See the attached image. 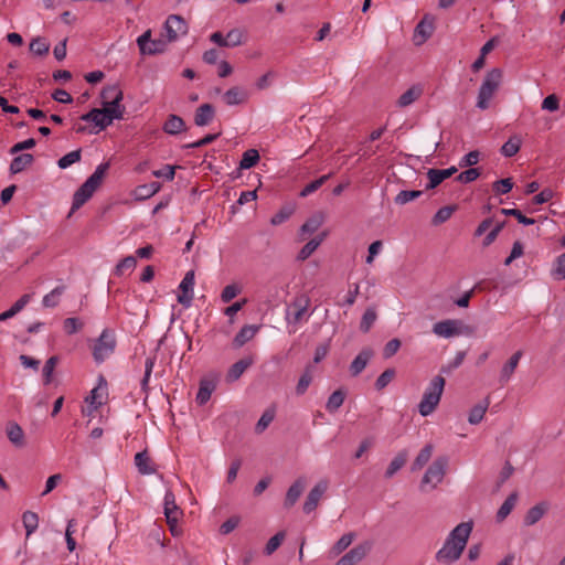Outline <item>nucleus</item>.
<instances>
[{"mask_svg": "<svg viewBox=\"0 0 565 565\" xmlns=\"http://www.w3.org/2000/svg\"><path fill=\"white\" fill-rule=\"evenodd\" d=\"M195 275L189 270L179 285L178 301L185 308L190 307L194 297Z\"/></svg>", "mask_w": 565, "mask_h": 565, "instance_id": "9d476101", "label": "nucleus"}, {"mask_svg": "<svg viewBox=\"0 0 565 565\" xmlns=\"http://www.w3.org/2000/svg\"><path fill=\"white\" fill-rule=\"evenodd\" d=\"M446 463L445 458H438L428 467L420 482L422 490L425 491L427 488L431 490L441 483L445 477Z\"/></svg>", "mask_w": 565, "mask_h": 565, "instance_id": "0eeeda50", "label": "nucleus"}, {"mask_svg": "<svg viewBox=\"0 0 565 565\" xmlns=\"http://www.w3.org/2000/svg\"><path fill=\"white\" fill-rule=\"evenodd\" d=\"M327 489V480H320L319 482H317V484L308 493L307 499L303 503L305 513H311L318 507L319 501L326 493Z\"/></svg>", "mask_w": 565, "mask_h": 565, "instance_id": "4468645a", "label": "nucleus"}, {"mask_svg": "<svg viewBox=\"0 0 565 565\" xmlns=\"http://www.w3.org/2000/svg\"><path fill=\"white\" fill-rule=\"evenodd\" d=\"M135 465L141 475L154 473V468L152 467L151 459L146 451L136 454Z\"/></svg>", "mask_w": 565, "mask_h": 565, "instance_id": "c85d7f7f", "label": "nucleus"}, {"mask_svg": "<svg viewBox=\"0 0 565 565\" xmlns=\"http://www.w3.org/2000/svg\"><path fill=\"white\" fill-rule=\"evenodd\" d=\"M81 160V150H74L58 159L57 166L60 169H66Z\"/></svg>", "mask_w": 565, "mask_h": 565, "instance_id": "603ef678", "label": "nucleus"}, {"mask_svg": "<svg viewBox=\"0 0 565 565\" xmlns=\"http://www.w3.org/2000/svg\"><path fill=\"white\" fill-rule=\"evenodd\" d=\"M424 93V86L422 84H414L408 87L397 99V106L405 108L414 104L422 97Z\"/></svg>", "mask_w": 565, "mask_h": 565, "instance_id": "dca6fc26", "label": "nucleus"}, {"mask_svg": "<svg viewBox=\"0 0 565 565\" xmlns=\"http://www.w3.org/2000/svg\"><path fill=\"white\" fill-rule=\"evenodd\" d=\"M395 376L394 369L385 370L376 380L375 386L379 391L385 388Z\"/></svg>", "mask_w": 565, "mask_h": 565, "instance_id": "680f3d73", "label": "nucleus"}, {"mask_svg": "<svg viewBox=\"0 0 565 565\" xmlns=\"http://www.w3.org/2000/svg\"><path fill=\"white\" fill-rule=\"evenodd\" d=\"M353 537L354 535L352 533L342 535L338 540V542L332 546L330 551L331 556H337L340 553H342L345 548H348L351 545Z\"/></svg>", "mask_w": 565, "mask_h": 565, "instance_id": "49530a36", "label": "nucleus"}, {"mask_svg": "<svg viewBox=\"0 0 565 565\" xmlns=\"http://www.w3.org/2000/svg\"><path fill=\"white\" fill-rule=\"evenodd\" d=\"M294 213V207L291 206H285L282 207L278 213H276L271 218L270 223L274 226L282 224L285 221H287L291 214Z\"/></svg>", "mask_w": 565, "mask_h": 565, "instance_id": "bf43d9fd", "label": "nucleus"}, {"mask_svg": "<svg viewBox=\"0 0 565 565\" xmlns=\"http://www.w3.org/2000/svg\"><path fill=\"white\" fill-rule=\"evenodd\" d=\"M162 129L166 134L178 135L184 131L185 124L181 117L177 115H170L166 122L163 124Z\"/></svg>", "mask_w": 565, "mask_h": 565, "instance_id": "cd10ccee", "label": "nucleus"}, {"mask_svg": "<svg viewBox=\"0 0 565 565\" xmlns=\"http://www.w3.org/2000/svg\"><path fill=\"white\" fill-rule=\"evenodd\" d=\"M150 38L151 31L147 30L137 39V44L141 54L153 55L164 52L167 43H169L167 38L164 40H151Z\"/></svg>", "mask_w": 565, "mask_h": 565, "instance_id": "1a4fd4ad", "label": "nucleus"}, {"mask_svg": "<svg viewBox=\"0 0 565 565\" xmlns=\"http://www.w3.org/2000/svg\"><path fill=\"white\" fill-rule=\"evenodd\" d=\"M214 116V107L211 104H203L195 111L194 122L199 127H204L213 120Z\"/></svg>", "mask_w": 565, "mask_h": 565, "instance_id": "412c9836", "label": "nucleus"}, {"mask_svg": "<svg viewBox=\"0 0 565 565\" xmlns=\"http://www.w3.org/2000/svg\"><path fill=\"white\" fill-rule=\"evenodd\" d=\"M455 211L454 206H444L439 209L433 217V224L439 225L448 221Z\"/></svg>", "mask_w": 565, "mask_h": 565, "instance_id": "6e6d98bb", "label": "nucleus"}, {"mask_svg": "<svg viewBox=\"0 0 565 565\" xmlns=\"http://www.w3.org/2000/svg\"><path fill=\"white\" fill-rule=\"evenodd\" d=\"M445 383L446 381L441 375H436L426 386L418 404V413L423 417H427L436 411L443 396Z\"/></svg>", "mask_w": 565, "mask_h": 565, "instance_id": "7ed1b4c3", "label": "nucleus"}, {"mask_svg": "<svg viewBox=\"0 0 565 565\" xmlns=\"http://www.w3.org/2000/svg\"><path fill=\"white\" fill-rule=\"evenodd\" d=\"M407 454L405 451L399 452L390 463L386 469L385 477H393L406 462Z\"/></svg>", "mask_w": 565, "mask_h": 565, "instance_id": "c03bdc74", "label": "nucleus"}, {"mask_svg": "<svg viewBox=\"0 0 565 565\" xmlns=\"http://www.w3.org/2000/svg\"><path fill=\"white\" fill-rule=\"evenodd\" d=\"M242 291L241 287L237 284H231L224 287L221 294V300L224 303L230 302L232 299H234L237 295H239Z\"/></svg>", "mask_w": 565, "mask_h": 565, "instance_id": "5fc2aeb1", "label": "nucleus"}, {"mask_svg": "<svg viewBox=\"0 0 565 565\" xmlns=\"http://www.w3.org/2000/svg\"><path fill=\"white\" fill-rule=\"evenodd\" d=\"M522 139L519 136H512L509 138L508 141L504 142V145L501 147V153L504 157H513L516 154L521 148Z\"/></svg>", "mask_w": 565, "mask_h": 565, "instance_id": "c9c22d12", "label": "nucleus"}, {"mask_svg": "<svg viewBox=\"0 0 565 565\" xmlns=\"http://www.w3.org/2000/svg\"><path fill=\"white\" fill-rule=\"evenodd\" d=\"M472 532V522L458 524L447 536L443 546L436 553V559L441 563L458 561Z\"/></svg>", "mask_w": 565, "mask_h": 565, "instance_id": "f257e3e1", "label": "nucleus"}, {"mask_svg": "<svg viewBox=\"0 0 565 565\" xmlns=\"http://www.w3.org/2000/svg\"><path fill=\"white\" fill-rule=\"evenodd\" d=\"M559 107V99L555 94L546 96L542 102V109L547 111H556Z\"/></svg>", "mask_w": 565, "mask_h": 565, "instance_id": "338daca9", "label": "nucleus"}, {"mask_svg": "<svg viewBox=\"0 0 565 565\" xmlns=\"http://www.w3.org/2000/svg\"><path fill=\"white\" fill-rule=\"evenodd\" d=\"M217 382V374H209L200 381L199 391L195 397V401L199 405H204L210 401L212 393L216 388Z\"/></svg>", "mask_w": 565, "mask_h": 565, "instance_id": "9b49d317", "label": "nucleus"}, {"mask_svg": "<svg viewBox=\"0 0 565 565\" xmlns=\"http://www.w3.org/2000/svg\"><path fill=\"white\" fill-rule=\"evenodd\" d=\"M108 392L107 384L102 379L99 384L90 391V394L85 398V402L89 405L88 414L95 412L98 407L104 405L107 401Z\"/></svg>", "mask_w": 565, "mask_h": 565, "instance_id": "ddd939ff", "label": "nucleus"}, {"mask_svg": "<svg viewBox=\"0 0 565 565\" xmlns=\"http://www.w3.org/2000/svg\"><path fill=\"white\" fill-rule=\"evenodd\" d=\"M522 355L523 352L519 350L511 355L507 363L503 364L500 371L501 381L507 382L511 379L512 374L514 373L515 369L519 365Z\"/></svg>", "mask_w": 565, "mask_h": 565, "instance_id": "393cba45", "label": "nucleus"}, {"mask_svg": "<svg viewBox=\"0 0 565 565\" xmlns=\"http://www.w3.org/2000/svg\"><path fill=\"white\" fill-rule=\"evenodd\" d=\"M275 415H276L275 407L267 408L263 413L260 418L258 419V422H257V424L255 426V431L257 434H262L263 431H265L267 429V427L270 425V423L274 420Z\"/></svg>", "mask_w": 565, "mask_h": 565, "instance_id": "58836bf2", "label": "nucleus"}, {"mask_svg": "<svg viewBox=\"0 0 565 565\" xmlns=\"http://www.w3.org/2000/svg\"><path fill=\"white\" fill-rule=\"evenodd\" d=\"M116 340L115 335L108 329H105L98 339L93 349V356L97 363L104 362L110 354L115 351Z\"/></svg>", "mask_w": 565, "mask_h": 565, "instance_id": "423d86ee", "label": "nucleus"}, {"mask_svg": "<svg viewBox=\"0 0 565 565\" xmlns=\"http://www.w3.org/2000/svg\"><path fill=\"white\" fill-rule=\"evenodd\" d=\"M480 175V172L477 168H470L468 170L462 171L460 174H458L457 180L461 183H469L478 179Z\"/></svg>", "mask_w": 565, "mask_h": 565, "instance_id": "774afa93", "label": "nucleus"}, {"mask_svg": "<svg viewBox=\"0 0 565 565\" xmlns=\"http://www.w3.org/2000/svg\"><path fill=\"white\" fill-rule=\"evenodd\" d=\"M49 50L50 44L43 38H35L30 43V51L35 55H46Z\"/></svg>", "mask_w": 565, "mask_h": 565, "instance_id": "09e8293b", "label": "nucleus"}, {"mask_svg": "<svg viewBox=\"0 0 565 565\" xmlns=\"http://www.w3.org/2000/svg\"><path fill=\"white\" fill-rule=\"evenodd\" d=\"M323 221H324V217L321 213H318V214L311 216L309 220H307L302 224L301 233H303V234L315 233L323 224Z\"/></svg>", "mask_w": 565, "mask_h": 565, "instance_id": "ea45409f", "label": "nucleus"}, {"mask_svg": "<svg viewBox=\"0 0 565 565\" xmlns=\"http://www.w3.org/2000/svg\"><path fill=\"white\" fill-rule=\"evenodd\" d=\"M345 394L342 390L334 391L326 403V409L329 413H335L343 404Z\"/></svg>", "mask_w": 565, "mask_h": 565, "instance_id": "e433bc0d", "label": "nucleus"}, {"mask_svg": "<svg viewBox=\"0 0 565 565\" xmlns=\"http://www.w3.org/2000/svg\"><path fill=\"white\" fill-rule=\"evenodd\" d=\"M63 328L67 334H74L83 328V323L78 318H67L63 322Z\"/></svg>", "mask_w": 565, "mask_h": 565, "instance_id": "69168bd1", "label": "nucleus"}, {"mask_svg": "<svg viewBox=\"0 0 565 565\" xmlns=\"http://www.w3.org/2000/svg\"><path fill=\"white\" fill-rule=\"evenodd\" d=\"M259 327L247 324L244 326L233 340L234 348H242L246 342L250 341L258 332Z\"/></svg>", "mask_w": 565, "mask_h": 565, "instance_id": "b1692460", "label": "nucleus"}, {"mask_svg": "<svg viewBox=\"0 0 565 565\" xmlns=\"http://www.w3.org/2000/svg\"><path fill=\"white\" fill-rule=\"evenodd\" d=\"M490 405L489 398H484L482 402L475 405L469 412L468 422L471 425H477L482 422L486 412Z\"/></svg>", "mask_w": 565, "mask_h": 565, "instance_id": "bb28decb", "label": "nucleus"}, {"mask_svg": "<svg viewBox=\"0 0 565 565\" xmlns=\"http://www.w3.org/2000/svg\"><path fill=\"white\" fill-rule=\"evenodd\" d=\"M164 515L167 522L179 521L181 511L175 503V497L172 491L167 490L163 499Z\"/></svg>", "mask_w": 565, "mask_h": 565, "instance_id": "a211bd4d", "label": "nucleus"}, {"mask_svg": "<svg viewBox=\"0 0 565 565\" xmlns=\"http://www.w3.org/2000/svg\"><path fill=\"white\" fill-rule=\"evenodd\" d=\"M136 258L134 256H127L117 264L115 275L124 276L127 273H131L136 268Z\"/></svg>", "mask_w": 565, "mask_h": 565, "instance_id": "a19ab883", "label": "nucleus"}, {"mask_svg": "<svg viewBox=\"0 0 565 565\" xmlns=\"http://www.w3.org/2000/svg\"><path fill=\"white\" fill-rule=\"evenodd\" d=\"M373 356V351L371 349L362 350L355 359L352 361L350 365V371L352 375H359L367 365L369 361Z\"/></svg>", "mask_w": 565, "mask_h": 565, "instance_id": "5701e85b", "label": "nucleus"}, {"mask_svg": "<svg viewBox=\"0 0 565 565\" xmlns=\"http://www.w3.org/2000/svg\"><path fill=\"white\" fill-rule=\"evenodd\" d=\"M376 320V312L373 309H367L361 320L360 328L362 331L367 332Z\"/></svg>", "mask_w": 565, "mask_h": 565, "instance_id": "0e129e2a", "label": "nucleus"}, {"mask_svg": "<svg viewBox=\"0 0 565 565\" xmlns=\"http://www.w3.org/2000/svg\"><path fill=\"white\" fill-rule=\"evenodd\" d=\"M253 363L254 359L252 356H246L235 362L227 371L226 382L233 383L237 381Z\"/></svg>", "mask_w": 565, "mask_h": 565, "instance_id": "6ab92c4d", "label": "nucleus"}, {"mask_svg": "<svg viewBox=\"0 0 565 565\" xmlns=\"http://www.w3.org/2000/svg\"><path fill=\"white\" fill-rule=\"evenodd\" d=\"M422 195V191L418 190H403L395 196V203L398 205H404L406 203H409L416 199H418Z\"/></svg>", "mask_w": 565, "mask_h": 565, "instance_id": "3c124183", "label": "nucleus"}, {"mask_svg": "<svg viewBox=\"0 0 565 565\" xmlns=\"http://www.w3.org/2000/svg\"><path fill=\"white\" fill-rule=\"evenodd\" d=\"M163 29L164 38H167L168 42L179 40L181 36H184L189 30L185 20L177 14H171L167 18Z\"/></svg>", "mask_w": 565, "mask_h": 565, "instance_id": "6e6552de", "label": "nucleus"}, {"mask_svg": "<svg viewBox=\"0 0 565 565\" xmlns=\"http://www.w3.org/2000/svg\"><path fill=\"white\" fill-rule=\"evenodd\" d=\"M546 511H547L546 503H539V504L534 505L525 514V518H524L525 524L534 525L543 518V515L545 514Z\"/></svg>", "mask_w": 565, "mask_h": 565, "instance_id": "2f4dec72", "label": "nucleus"}, {"mask_svg": "<svg viewBox=\"0 0 565 565\" xmlns=\"http://www.w3.org/2000/svg\"><path fill=\"white\" fill-rule=\"evenodd\" d=\"M367 553V547L358 545L344 554L335 565H355L361 562Z\"/></svg>", "mask_w": 565, "mask_h": 565, "instance_id": "aec40b11", "label": "nucleus"}, {"mask_svg": "<svg viewBox=\"0 0 565 565\" xmlns=\"http://www.w3.org/2000/svg\"><path fill=\"white\" fill-rule=\"evenodd\" d=\"M4 433L10 444L18 448H24L26 446V436L23 428L14 420H9L6 424Z\"/></svg>", "mask_w": 565, "mask_h": 565, "instance_id": "f8f14e48", "label": "nucleus"}, {"mask_svg": "<svg viewBox=\"0 0 565 565\" xmlns=\"http://www.w3.org/2000/svg\"><path fill=\"white\" fill-rule=\"evenodd\" d=\"M161 189L160 183L158 182H150L148 184H141L134 189L132 196L137 201H143L147 199H150L156 193H158Z\"/></svg>", "mask_w": 565, "mask_h": 565, "instance_id": "4be33fe9", "label": "nucleus"}, {"mask_svg": "<svg viewBox=\"0 0 565 565\" xmlns=\"http://www.w3.org/2000/svg\"><path fill=\"white\" fill-rule=\"evenodd\" d=\"M503 73L500 68H492L487 72L478 90L476 107L486 110L502 84Z\"/></svg>", "mask_w": 565, "mask_h": 565, "instance_id": "20e7f679", "label": "nucleus"}, {"mask_svg": "<svg viewBox=\"0 0 565 565\" xmlns=\"http://www.w3.org/2000/svg\"><path fill=\"white\" fill-rule=\"evenodd\" d=\"M327 236V233H322L318 237L312 238L309 241L299 252L298 259L299 260H306L308 257L311 256V254L320 246L324 237Z\"/></svg>", "mask_w": 565, "mask_h": 565, "instance_id": "72a5a7b5", "label": "nucleus"}, {"mask_svg": "<svg viewBox=\"0 0 565 565\" xmlns=\"http://www.w3.org/2000/svg\"><path fill=\"white\" fill-rule=\"evenodd\" d=\"M502 214L514 216L519 223L523 225H533L535 223L534 218L526 217L522 214V212L518 209H502Z\"/></svg>", "mask_w": 565, "mask_h": 565, "instance_id": "052dcab7", "label": "nucleus"}, {"mask_svg": "<svg viewBox=\"0 0 565 565\" xmlns=\"http://www.w3.org/2000/svg\"><path fill=\"white\" fill-rule=\"evenodd\" d=\"M259 160V153L256 149H248L243 153L239 167L242 169H249L254 167Z\"/></svg>", "mask_w": 565, "mask_h": 565, "instance_id": "de8ad7c7", "label": "nucleus"}, {"mask_svg": "<svg viewBox=\"0 0 565 565\" xmlns=\"http://www.w3.org/2000/svg\"><path fill=\"white\" fill-rule=\"evenodd\" d=\"M22 523L25 529V537L29 539L39 527V516L35 512L25 511L22 514Z\"/></svg>", "mask_w": 565, "mask_h": 565, "instance_id": "473e14b6", "label": "nucleus"}, {"mask_svg": "<svg viewBox=\"0 0 565 565\" xmlns=\"http://www.w3.org/2000/svg\"><path fill=\"white\" fill-rule=\"evenodd\" d=\"M102 99L103 102H108V100H122L124 99V93L122 90L119 88L118 85L114 84V85H109L107 87H105L103 90H102Z\"/></svg>", "mask_w": 565, "mask_h": 565, "instance_id": "37998d69", "label": "nucleus"}, {"mask_svg": "<svg viewBox=\"0 0 565 565\" xmlns=\"http://www.w3.org/2000/svg\"><path fill=\"white\" fill-rule=\"evenodd\" d=\"M330 178V174H326V175H322L320 177L319 179L310 182L309 184H307L300 192V196L301 198H305V196H308L309 194L313 193L315 191H317L328 179Z\"/></svg>", "mask_w": 565, "mask_h": 565, "instance_id": "4d7b16f0", "label": "nucleus"}, {"mask_svg": "<svg viewBox=\"0 0 565 565\" xmlns=\"http://www.w3.org/2000/svg\"><path fill=\"white\" fill-rule=\"evenodd\" d=\"M433 332L444 339H449L470 333V328L459 319H446L433 326Z\"/></svg>", "mask_w": 565, "mask_h": 565, "instance_id": "39448f33", "label": "nucleus"}, {"mask_svg": "<svg viewBox=\"0 0 565 565\" xmlns=\"http://www.w3.org/2000/svg\"><path fill=\"white\" fill-rule=\"evenodd\" d=\"M479 160H480V152L478 150H473V151L468 152L460 159L459 167L460 168L472 167V166L477 164L479 162Z\"/></svg>", "mask_w": 565, "mask_h": 565, "instance_id": "e2e57ef3", "label": "nucleus"}, {"mask_svg": "<svg viewBox=\"0 0 565 565\" xmlns=\"http://www.w3.org/2000/svg\"><path fill=\"white\" fill-rule=\"evenodd\" d=\"M245 38H246V34H245V31H243V30H241V29L230 30L226 34L227 47L239 46L241 44H243L245 42Z\"/></svg>", "mask_w": 565, "mask_h": 565, "instance_id": "79ce46f5", "label": "nucleus"}, {"mask_svg": "<svg viewBox=\"0 0 565 565\" xmlns=\"http://www.w3.org/2000/svg\"><path fill=\"white\" fill-rule=\"evenodd\" d=\"M434 447L431 444H427L415 458L412 470L417 471L422 469L431 458Z\"/></svg>", "mask_w": 565, "mask_h": 565, "instance_id": "f704fd0d", "label": "nucleus"}, {"mask_svg": "<svg viewBox=\"0 0 565 565\" xmlns=\"http://www.w3.org/2000/svg\"><path fill=\"white\" fill-rule=\"evenodd\" d=\"M552 276L555 279H565V253L556 258L552 269Z\"/></svg>", "mask_w": 565, "mask_h": 565, "instance_id": "13d9d810", "label": "nucleus"}, {"mask_svg": "<svg viewBox=\"0 0 565 565\" xmlns=\"http://www.w3.org/2000/svg\"><path fill=\"white\" fill-rule=\"evenodd\" d=\"M64 291L63 287H55L51 292L45 295L42 300V305L45 308H54L58 305L60 298Z\"/></svg>", "mask_w": 565, "mask_h": 565, "instance_id": "a18cd8bd", "label": "nucleus"}, {"mask_svg": "<svg viewBox=\"0 0 565 565\" xmlns=\"http://www.w3.org/2000/svg\"><path fill=\"white\" fill-rule=\"evenodd\" d=\"M428 177V189H434L439 185L444 180H446V175L443 170L439 169H429L427 172Z\"/></svg>", "mask_w": 565, "mask_h": 565, "instance_id": "864d4df0", "label": "nucleus"}, {"mask_svg": "<svg viewBox=\"0 0 565 565\" xmlns=\"http://www.w3.org/2000/svg\"><path fill=\"white\" fill-rule=\"evenodd\" d=\"M518 500L516 493H511L497 512L498 521H503L513 510Z\"/></svg>", "mask_w": 565, "mask_h": 565, "instance_id": "4c0bfd02", "label": "nucleus"}, {"mask_svg": "<svg viewBox=\"0 0 565 565\" xmlns=\"http://www.w3.org/2000/svg\"><path fill=\"white\" fill-rule=\"evenodd\" d=\"M34 158L31 153L19 154L13 158L10 164V172L17 174L22 172L26 167L31 166Z\"/></svg>", "mask_w": 565, "mask_h": 565, "instance_id": "c756f323", "label": "nucleus"}, {"mask_svg": "<svg viewBox=\"0 0 565 565\" xmlns=\"http://www.w3.org/2000/svg\"><path fill=\"white\" fill-rule=\"evenodd\" d=\"M306 487L305 478L297 479L288 489L286 493L285 504L287 507H292L298 499L300 498L303 489Z\"/></svg>", "mask_w": 565, "mask_h": 565, "instance_id": "a878e982", "label": "nucleus"}, {"mask_svg": "<svg viewBox=\"0 0 565 565\" xmlns=\"http://www.w3.org/2000/svg\"><path fill=\"white\" fill-rule=\"evenodd\" d=\"M311 382H312V370H311V366H307L296 386L297 394L302 395L307 391V388L309 387Z\"/></svg>", "mask_w": 565, "mask_h": 565, "instance_id": "8fccbe9b", "label": "nucleus"}, {"mask_svg": "<svg viewBox=\"0 0 565 565\" xmlns=\"http://www.w3.org/2000/svg\"><path fill=\"white\" fill-rule=\"evenodd\" d=\"M83 121L92 122L97 128L95 132H99L110 126L109 118L105 117L104 113L99 108H93L90 111L81 116Z\"/></svg>", "mask_w": 565, "mask_h": 565, "instance_id": "f3484780", "label": "nucleus"}, {"mask_svg": "<svg viewBox=\"0 0 565 565\" xmlns=\"http://www.w3.org/2000/svg\"><path fill=\"white\" fill-rule=\"evenodd\" d=\"M109 166V162L98 164L93 174L76 190L73 195L72 212L78 210L93 196L100 186Z\"/></svg>", "mask_w": 565, "mask_h": 565, "instance_id": "f03ea898", "label": "nucleus"}, {"mask_svg": "<svg viewBox=\"0 0 565 565\" xmlns=\"http://www.w3.org/2000/svg\"><path fill=\"white\" fill-rule=\"evenodd\" d=\"M223 102L227 106H236L248 100V93L241 86H233L223 94Z\"/></svg>", "mask_w": 565, "mask_h": 565, "instance_id": "2eb2a0df", "label": "nucleus"}, {"mask_svg": "<svg viewBox=\"0 0 565 565\" xmlns=\"http://www.w3.org/2000/svg\"><path fill=\"white\" fill-rule=\"evenodd\" d=\"M431 23H427L425 21L419 22L415 28L413 38L415 45H422L431 35Z\"/></svg>", "mask_w": 565, "mask_h": 565, "instance_id": "7c9ffc66", "label": "nucleus"}]
</instances>
